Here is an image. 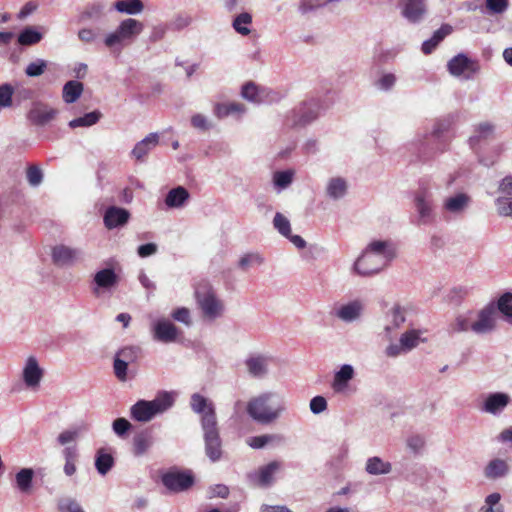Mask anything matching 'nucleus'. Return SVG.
Returning a JSON list of instances; mask_svg holds the SVG:
<instances>
[{
	"mask_svg": "<svg viewBox=\"0 0 512 512\" xmlns=\"http://www.w3.org/2000/svg\"><path fill=\"white\" fill-rule=\"evenodd\" d=\"M395 256V248L391 241H371L354 262L353 271L362 277L373 276L387 267Z\"/></svg>",
	"mask_w": 512,
	"mask_h": 512,
	"instance_id": "1",
	"label": "nucleus"
},
{
	"mask_svg": "<svg viewBox=\"0 0 512 512\" xmlns=\"http://www.w3.org/2000/svg\"><path fill=\"white\" fill-rule=\"evenodd\" d=\"M174 401L172 393L159 392L153 400H138L133 404L130 408V416L137 422H149L169 410L174 405Z\"/></svg>",
	"mask_w": 512,
	"mask_h": 512,
	"instance_id": "2",
	"label": "nucleus"
},
{
	"mask_svg": "<svg viewBox=\"0 0 512 512\" xmlns=\"http://www.w3.org/2000/svg\"><path fill=\"white\" fill-rule=\"evenodd\" d=\"M144 30V24L134 18L122 20L116 29L108 33L103 43L108 49L121 50L124 46L132 43Z\"/></svg>",
	"mask_w": 512,
	"mask_h": 512,
	"instance_id": "3",
	"label": "nucleus"
},
{
	"mask_svg": "<svg viewBox=\"0 0 512 512\" xmlns=\"http://www.w3.org/2000/svg\"><path fill=\"white\" fill-rule=\"evenodd\" d=\"M273 397L274 394L268 392L252 398L247 404L248 415L253 420L262 424H268L276 420L285 410V405L282 402L273 409L268 404Z\"/></svg>",
	"mask_w": 512,
	"mask_h": 512,
	"instance_id": "4",
	"label": "nucleus"
},
{
	"mask_svg": "<svg viewBox=\"0 0 512 512\" xmlns=\"http://www.w3.org/2000/svg\"><path fill=\"white\" fill-rule=\"evenodd\" d=\"M201 429L203 432L205 455L212 463L220 461L223 456V447L218 421H214L212 415L206 416L201 421Z\"/></svg>",
	"mask_w": 512,
	"mask_h": 512,
	"instance_id": "5",
	"label": "nucleus"
},
{
	"mask_svg": "<svg viewBox=\"0 0 512 512\" xmlns=\"http://www.w3.org/2000/svg\"><path fill=\"white\" fill-rule=\"evenodd\" d=\"M195 297L205 318L215 320L223 315L225 310L224 303L217 297L211 287L207 286L196 290Z\"/></svg>",
	"mask_w": 512,
	"mask_h": 512,
	"instance_id": "6",
	"label": "nucleus"
},
{
	"mask_svg": "<svg viewBox=\"0 0 512 512\" xmlns=\"http://www.w3.org/2000/svg\"><path fill=\"white\" fill-rule=\"evenodd\" d=\"M414 203L419 225H428L435 221L434 195L430 188L420 186L415 193Z\"/></svg>",
	"mask_w": 512,
	"mask_h": 512,
	"instance_id": "7",
	"label": "nucleus"
},
{
	"mask_svg": "<svg viewBox=\"0 0 512 512\" xmlns=\"http://www.w3.org/2000/svg\"><path fill=\"white\" fill-rule=\"evenodd\" d=\"M447 69L454 77L470 80L478 73L480 66L478 61L470 59L464 53H459L448 61Z\"/></svg>",
	"mask_w": 512,
	"mask_h": 512,
	"instance_id": "8",
	"label": "nucleus"
},
{
	"mask_svg": "<svg viewBox=\"0 0 512 512\" xmlns=\"http://www.w3.org/2000/svg\"><path fill=\"white\" fill-rule=\"evenodd\" d=\"M323 109L318 98H310L303 101L292 111V124L305 126L316 120Z\"/></svg>",
	"mask_w": 512,
	"mask_h": 512,
	"instance_id": "9",
	"label": "nucleus"
},
{
	"mask_svg": "<svg viewBox=\"0 0 512 512\" xmlns=\"http://www.w3.org/2000/svg\"><path fill=\"white\" fill-rule=\"evenodd\" d=\"M162 484L171 492H183L194 484V476L191 471L169 470L161 475Z\"/></svg>",
	"mask_w": 512,
	"mask_h": 512,
	"instance_id": "10",
	"label": "nucleus"
},
{
	"mask_svg": "<svg viewBox=\"0 0 512 512\" xmlns=\"http://www.w3.org/2000/svg\"><path fill=\"white\" fill-rule=\"evenodd\" d=\"M496 306L488 304L478 312L477 320L471 323V330L478 334H488L496 327Z\"/></svg>",
	"mask_w": 512,
	"mask_h": 512,
	"instance_id": "11",
	"label": "nucleus"
},
{
	"mask_svg": "<svg viewBox=\"0 0 512 512\" xmlns=\"http://www.w3.org/2000/svg\"><path fill=\"white\" fill-rule=\"evenodd\" d=\"M83 252L78 248H72L63 244L52 248V261L58 267H70L81 260Z\"/></svg>",
	"mask_w": 512,
	"mask_h": 512,
	"instance_id": "12",
	"label": "nucleus"
},
{
	"mask_svg": "<svg viewBox=\"0 0 512 512\" xmlns=\"http://www.w3.org/2000/svg\"><path fill=\"white\" fill-rule=\"evenodd\" d=\"M399 6L402 17L411 24H419L426 17V0H402Z\"/></svg>",
	"mask_w": 512,
	"mask_h": 512,
	"instance_id": "13",
	"label": "nucleus"
},
{
	"mask_svg": "<svg viewBox=\"0 0 512 512\" xmlns=\"http://www.w3.org/2000/svg\"><path fill=\"white\" fill-rule=\"evenodd\" d=\"M496 127L492 122L483 121L473 126L468 139L469 146L476 152L478 147L494 139Z\"/></svg>",
	"mask_w": 512,
	"mask_h": 512,
	"instance_id": "14",
	"label": "nucleus"
},
{
	"mask_svg": "<svg viewBox=\"0 0 512 512\" xmlns=\"http://www.w3.org/2000/svg\"><path fill=\"white\" fill-rule=\"evenodd\" d=\"M57 115V109L49 107L43 102H35L29 110L27 118L33 125L42 127L54 120Z\"/></svg>",
	"mask_w": 512,
	"mask_h": 512,
	"instance_id": "15",
	"label": "nucleus"
},
{
	"mask_svg": "<svg viewBox=\"0 0 512 512\" xmlns=\"http://www.w3.org/2000/svg\"><path fill=\"white\" fill-rule=\"evenodd\" d=\"M155 444V437L151 428H144L137 432L132 439V454L135 457H142L152 449Z\"/></svg>",
	"mask_w": 512,
	"mask_h": 512,
	"instance_id": "16",
	"label": "nucleus"
},
{
	"mask_svg": "<svg viewBox=\"0 0 512 512\" xmlns=\"http://www.w3.org/2000/svg\"><path fill=\"white\" fill-rule=\"evenodd\" d=\"M179 334V329L169 320L161 319L153 325L154 340L162 343L175 342Z\"/></svg>",
	"mask_w": 512,
	"mask_h": 512,
	"instance_id": "17",
	"label": "nucleus"
},
{
	"mask_svg": "<svg viewBox=\"0 0 512 512\" xmlns=\"http://www.w3.org/2000/svg\"><path fill=\"white\" fill-rule=\"evenodd\" d=\"M108 6L104 1H94L89 3L79 16L80 22H102L108 14Z\"/></svg>",
	"mask_w": 512,
	"mask_h": 512,
	"instance_id": "18",
	"label": "nucleus"
},
{
	"mask_svg": "<svg viewBox=\"0 0 512 512\" xmlns=\"http://www.w3.org/2000/svg\"><path fill=\"white\" fill-rule=\"evenodd\" d=\"M130 218V213L127 209L109 206L103 216V222L107 229L112 230L115 228L123 227L127 224Z\"/></svg>",
	"mask_w": 512,
	"mask_h": 512,
	"instance_id": "19",
	"label": "nucleus"
},
{
	"mask_svg": "<svg viewBox=\"0 0 512 512\" xmlns=\"http://www.w3.org/2000/svg\"><path fill=\"white\" fill-rule=\"evenodd\" d=\"M43 374V369L39 366L37 359L34 356H29L22 373L25 385L29 388L38 387Z\"/></svg>",
	"mask_w": 512,
	"mask_h": 512,
	"instance_id": "20",
	"label": "nucleus"
},
{
	"mask_svg": "<svg viewBox=\"0 0 512 512\" xmlns=\"http://www.w3.org/2000/svg\"><path fill=\"white\" fill-rule=\"evenodd\" d=\"M95 286L92 288L94 295L100 294V289L109 290L118 283V276L113 268H104L98 271L93 278Z\"/></svg>",
	"mask_w": 512,
	"mask_h": 512,
	"instance_id": "21",
	"label": "nucleus"
},
{
	"mask_svg": "<svg viewBox=\"0 0 512 512\" xmlns=\"http://www.w3.org/2000/svg\"><path fill=\"white\" fill-rule=\"evenodd\" d=\"M190 407L194 413L201 415L200 422L209 415H212L214 421H217L214 404L203 395L199 393L192 394L190 398Z\"/></svg>",
	"mask_w": 512,
	"mask_h": 512,
	"instance_id": "22",
	"label": "nucleus"
},
{
	"mask_svg": "<svg viewBox=\"0 0 512 512\" xmlns=\"http://www.w3.org/2000/svg\"><path fill=\"white\" fill-rule=\"evenodd\" d=\"M510 397L503 392L491 393L484 401L482 410L484 412L497 415L501 413L509 404Z\"/></svg>",
	"mask_w": 512,
	"mask_h": 512,
	"instance_id": "23",
	"label": "nucleus"
},
{
	"mask_svg": "<svg viewBox=\"0 0 512 512\" xmlns=\"http://www.w3.org/2000/svg\"><path fill=\"white\" fill-rule=\"evenodd\" d=\"M354 376L355 370L353 366L350 364H343L339 370L334 373L331 385L332 389L337 393L344 392Z\"/></svg>",
	"mask_w": 512,
	"mask_h": 512,
	"instance_id": "24",
	"label": "nucleus"
},
{
	"mask_svg": "<svg viewBox=\"0 0 512 512\" xmlns=\"http://www.w3.org/2000/svg\"><path fill=\"white\" fill-rule=\"evenodd\" d=\"M471 197L466 193H457L446 198L443 202V209L451 214H461L470 205Z\"/></svg>",
	"mask_w": 512,
	"mask_h": 512,
	"instance_id": "25",
	"label": "nucleus"
},
{
	"mask_svg": "<svg viewBox=\"0 0 512 512\" xmlns=\"http://www.w3.org/2000/svg\"><path fill=\"white\" fill-rule=\"evenodd\" d=\"M280 467V462L271 461L267 465L260 467L257 474L250 475V478L255 480L259 486L268 487L273 483V476Z\"/></svg>",
	"mask_w": 512,
	"mask_h": 512,
	"instance_id": "26",
	"label": "nucleus"
},
{
	"mask_svg": "<svg viewBox=\"0 0 512 512\" xmlns=\"http://www.w3.org/2000/svg\"><path fill=\"white\" fill-rule=\"evenodd\" d=\"M189 198V191L183 186H177L168 191L164 202L169 209L182 208Z\"/></svg>",
	"mask_w": 512,
	"mask_h": 512,
	"instance_id": "27",
	"label": "nucleus"
},
{
	"mask_svg": "<svg viewBox=\"0 0 512 512\" xmlns=\"http://www.w3.org/2000/svg\"><path fill=\"white\" fill-rule=\"evenodd\" d=\"M158 143L159 135L157 133H150L144 139L136 143L131 151V154L136 160L142 161L144 157L157 146Z\"/></svg>",
	"mask_w": 512,
	"mask_h": 512,
	"instance_id": "28",
	"label": "nucleus"
},
{
	"mask_svg": "<svg viewBox=\"0 0 512 512\" xmlns=\"http://www.w3.org/2000/svg\"><path fill=\"white\" fill-rule=\"evenodd\" d=\"M363 306L360 301L355 300L348 304L342 305L335 312V315L346 323H351L360 318Z\"/></svg>",
	"mask_w": 512,
	"mask_h": 512,
	"instance_id": "29",
	"label": "nucleus"
},
{
	"mask_svg": "<svg viewBox=\"0 0 512 512\" xmlns=\"http://www.w3.org/2000/svg\"><path fill=\"white\" fill-rule=\"evenodd\" d=\"M245 365L248 373L254 378H263L268 373V358L266 356L249 357L246 359Z\"/></svg>",
	"mask_w": 512,
	"mask_h": 512,
	"instance_id": "30",
	"label": "nucleus"
},
{
	"mask_svg": "<svg viewBox=\"0 0 512 512\" xmlns=\"http://www.w3.org/2000/svg\"><path fill=\"white\" fill-rule=\"evenodd\" d=\"M34 470L22 468L15 475V487L22 494H30L33 487Z\"/></svg>",
	"mask_w": 512,
	"mask_h": 512,
	"instance_id": "31",
	"label": "nucleus"
},
{
	"mask_svg": "<svg viewBox=\"0 0 512 512\" xmlns=\"http://www.w3.org/2000/svg\"><path fill=\"white\" fill-rule=\"evenodd\" d=\"M84 85L80 81H67L62 89V98L66 104L75 103L83 93Z\"/></svg>",
	"mask_w": 512,
	"mask_h": 512,
	"instance_id": "32",
	"label": "nucleus"
},
{
	"mask_svg": "<svg viewBox=\"0 0 512 512\" xmlns=\"http://www.w3.org/2000/svg\"><path fill=\"white\" fill-rule=\"evenodd\" d=\"M347 181L342 177H334L329 179L326 186V194L333 200L343 198L347 193Z\"/></svg>",
	"mask_w": 512,
	"mask_h": 512,
	"instance_id": "33",
	"label": "nucleus"
},
{
	"mask_svg": "<svg viewBox=\"0 0 512 512\" xmlns=\"http://www.w3.org/2000/svg\"><path fill=\"white\" fill-rule=\"evenodd\" d=\"M246 112V107L238 102H232V103H217L214 107V115L219 118L223 119L229 115H242Z\"/></svg>",
	"mask_w": 512,
	"mask_h": 512,
	"instance_id": "34",
	"label": "nucleus"
},
{
	"mask_svg": "<svg viewBox=\"0 0 512 512\" xmlns=\"http://www.w3.org/2000/svg\"><path fill=\"white\" fill-rule=\"evenodd\" d=\"M509 471L506 461L502 459L491 460L484 469V475L488 479H497L504 477Z\"/></svg>",
	"mask_w": 512,
	"mask_h": 512,
	"instance_id": "35",
	"label": "nucleus"
},
{
	"mask_svg": "<svg viewBox=\"0 0 512 512\" xmlns=\"http://www.w3.org/2000/svg\"><path fill=\"white\" fill-rule=\"evenodd\" d=\"M113 8L119 13L138 15L144 10V4L142 0H118Z\"/></svg>",
	"mask_w": 512,
	"mask_h": 512,
	"instance_id": "36",
	"label": "nucleus"
},
{
	"mask_svg": "<svg viewBox=\"0 0 512 512\" xmlns=\"http://www.w3.org/2000/svg\"><path fill=\"white\" fill-rule=\"evenodd\" d=\"M365 469L371 475H385L392 471V465L390 462H385L380 457L374 456L367 460Z\"/></svg>",
	"mask_w": 512,
	"mask_h": 512,
	"instance_id": "37",
	"label": "nucleus"
},
{
	"mask_svg": "<svg viewBox=\"0 0 512 512\" xmlns=\"http://www.w3.org/2000/svg\"><path fill=\"white\" fill-rule=\"evenodd\" d=\"M284 441V437L280 434H263L259 436L250 437L247 440L248 445L253 449L264 448L267 444L276 443L280 444Z\"/></svg>",
	"mask_w": 512,
	"mask_h": 512,
	"instance_id": "38",
	"label": "nucleus"
},
{
	"mask_svg": "<svg viewBox=\"0 0 512 512\" xmlns=\"http://www.w3.org/2000/svg\"><path fill=\"white\" fill-rule=\"evenodd\" d=\"M389 324L385 326V332L390 335L394 330L399 328L405 322L404 310L396 305L387 314Z\"/></svg>",
	"mask_w": 512,
	"mask_h": 512,
	"instance_id": "39",
	"label": "nucleus"
},
{
	"mask_svg": "<svg viewBox=\"0 0 512 512\" xmlns=\"http://www.w3.org/2000/svg\"><path fill=\"white\" fill-rule=\"evenodd\" d=\"M43 38L42 33L33 26L25 27L18 35L17 41L22 46H30L39 43Z\"/></svg>",
	"mask_w": 512,
	"mask_h": 512,
	"instance_id": "40",
	"label": "nucleus"
},
{
	"mask_svg": "<svg viewBox=\"0 0 512 512\" xmlns=\"http://www.w3.org/2000/svg\"><path fill=\"white\" fill-rule=\"evenodd\" d=\"M114 465V458L111 454L99 449L95 456V467L99 474L106 475Z\"/></svg>",
	"mask_w": 512,
	"mask_h": 512,
	"instance_id": "41",
	"label": "nucleus"
},
{
	"mask_svg": "<svg viewBox=\"0 0 512 512\" xmlns=\"http://www.w3.org/2000/svg\"><path fill=\"white\" fill-rule=\"evenodd\" d=\"M101 116H102L101 112L98 110H95V111L86 113L84 116H81V117L71 120L68 123V125L72 129H75L78 127H90V126L96 124L100 120Z\"/></svg>",
	"mask_w": 512,
	"mask_h": 512,
	"instance_id": "42",
	"label": "nucleus"
},
{
	"mask_svg": "<svg viewBox=\"0 0 512 512\" xmlns=\"http://www.w3.org/2000/svg\"><path fill=\"white\" fill-rule=\"evenodd\" d=\"M420 331L411 329L403 333L399 339V342L404 347V351L409 352L412 349L416 348L420 343Z\"/></svg>",
	"mask_w": 512,
	"mask_h": 512,
	"instance_id": "43",
	"label": "nucleus"
},
{
	"mask_svg": "<svg viewBox=\"0 0 512 512\" xmlns=\"http://www.w3.org/2000/svg\"><path fill=\"white\" fill-rule=\"evenodd\" d=\"M251 23V14L248 12H242L234 18L232 26L237 33L246 36L251 32L250 29L247 27V25H250Z\"/></svg>",
	"mask_w": 512,
	"mask_h": 512,
	"instance_id": "44",
	"label": "nucleus"
},
{
	"mask_svg": "<svg viewBox=\"0 0 512 512\" xmlns=\"http://www.w3.org/2000/svg\"><path fill=\"white\" fill-rule=\"evenodd\" d=\"M497 310L512 324V293L506 292L498 299Z\"/></svg>",
	"mask_w": 512,
	"mask_h": 512,
	"instance_id": "45",
	"label": "nucleus"
},
{
	"mask_svg": "<svg viewBox=\"0 0 512 512\" xmlns=\"http://www.w3.org/2000/svg\"><path fill=\"white\" fill-rule=\"evenodd\" d=\"M494 204L499 216L512 218V196L496 197Z\"/></svg>",
	"mask_w": 512,
	"mask_h": 512,
	"instance_id": "46",
	"label": "nucleus"
},
{
	"mask_svg": "<svg viewBox=\"0 0 512 512\" xmlns=\"http://www.w3.org/2000/svg\"><path fill=\"white\" fill-rule=\"evenodd\" d=\"M425 444V437L420 434H412L406 439V446L414 455L421 454L425 448Z\"/></svg>",
	"mask_w": 512,
	"mask_h": 512,
	"instance_id": "47",
	"label": "nucleus"
},
{
	"mask_svg": "<svg viewBox=\"0 0 512 512\" xmlns=\"http://www.w3.org/2000/svg\"><path fill=\"white\" fill-rule=\"evenodd\" d=\"M500 499L501 495L499 493L489 494L478 512H504L503 507L499 505Z\"/></svg>",
	"mask_w": 512,
	"mask_h": 512,
	"instance_id": "48",
	"label": "nucleus"
},
{
	"mask_svg": "<svg viewBox=\"0 0 512 512\" xmlns=\"http://www.w3.org/2000/svg\"><path fill=\"white\" fill-rule=\"evenodd\" d=\"M57 508L59 512H85L80 503L71 497H63L59 499Z\"/></svg>",
	"mask_w": 512,
	"mask_h": 512,
	"instance_id": "49",
	"label": "nucleus"
},
{
	"mask_svg": "<svg viewBox=\"0 0 512 512\" xmlns=\"http://www.w3.org/2000/svg\"><path fill=\"white\" fill-rule=\"evenodd\" d=\"M241 96L244 99L254 103H259L262 100L259 88L253 82H247L242 86Z\"/></svg>",
	"mask_w": 512,
	"mask_h": 512,
	"instance_id": "50",
	"label": "nucleus"
},
{
	"mask_svg": "<svg viewBox=\"0 0 512 512\" xmlns=\"http://www.w3.org/2000/svg\"><path fill=\"white\" fill-rule=\"evenodd\" d=\"M455 116L448 115L442 119H438L433 127L432 135L436 138H440L445 132H447L452 124L454 123Z\"/></svg>",
	"mask_w": 512,
	"mask_h": 512,
	"instance_id": "51",
	"label": "nucleus"
},
{
	"mask_svg": "<svg viewBox=\"0 0 512 512\" xmlns=\"http://www.w3.org/2000/svg\"><path fill=\"white\" fill-rule=\"evenodd\" d=\"M274 228L284 237H290L291 225L287 217L277 212L273 219Z\"/></svg>",
	"mask_w": 512,
	"mask_h": 512,
	"instance_id": "52",
	"label": "nucleus"
},
{
	"mask_svg": "<svg viewBox=\"0 0 512 512\" xmlns=\"http://www.w3.org/2000/svg\"><path fill=\"white\" fill-rule=\"evenodd\" d=\"M86 430H87V427L85 425H83L81 427L65 430L58 435L57 441L60 445H66L70 442L75 441L77 439V437L79 436V434L82 431H86Z\"/></svg>",
	"mask_w": 512,
	"mask_h": 512,
	"instance_id": "53",
	"label": "nucleus"
},
{
	"mask_svg": "<svg viewBox=\"0 0 512 512\" xmlns=\"http://www.w3.org/2000/svg\"><path fill=\"white\" fill-rule=\"evenodd\" d=\"M293 180V172L290 170L277 171L273 176V183L280 189L287 188Z\"/></svg>",
	"mask_w": 512,
	"mask_h": 512,
	"instance_id": "54",
	"label": "nucleus"
},
{
	"mask_svg": "<svg viewBox=\"0 0 512 512\" xmlns=\"http://www.w3.org/2000/svg\"><path fill=\"white\" fill-rule=\"evenodd\" d=\"M329 2L331 0H300L298 9L301 14L305 15L325 6Z\"/></svg>",
	"mask_w": 512,
	"mask_h": 512,
	"instance_id": "55",
	"label": "nucleus"
},
{
	"mask_svg": "<svg viewBox=\"0 0 512 512\" xmlns=\"http://www.w3.org/2000/svg\"><path fill=\"white\" fill-rule=\"evenodd\" d=\"M509 7V0H485L486 11L490 14H503Z\"/></svg>",
	"mask_w": 512,
	"mask_h": 512,
	"instance_id": "56",
	"label": "nucleus"
},
{
	"mask_svg": "<svg viewBox=\"0 0 512 512\" xmlns=\"http://www.w3.org/2000/svg\"><path fill=\"white\" fill-rule=\"evenodd\" d=\"M46 68L47 61L44 59H36L27 65L25 73L28 77H38L44 73Z\"/></svg>",
	"mask_w": 512,
	"mask_h": 512,
	"instance_id": "57",
	"label": "nucleus"
},
{
	"mask_svg": "<svg viewBox=\"0 0 512 512\" xmlns=\"http://www.w3.org/2000/svg\"><path fill=\"white\" fill-rule=\"evenodd\" d=\"M14 88L9 83L0 85V108H8L12 105Z\"/></svg>",
	"mask_w": 512,
	"mask_h": 512,
	"instance_id": "58",
	"label": "nucleus"
},
{
	"mask_svg": "<svg viewBox=\"0 0 512 512\" xmlns=\"http://www.w3.org/2000/svg\"><path fill=\"white\" fill-rule=\"evenodd\" d=\"M26 177L30 186L38 187L43 181V172L39 167L31 165L27 168Z\"/></svg>",
	"mask_w": 512,
	"mask_h": 512,
	"instance_id": "59",
	"label": "nucleus"
},
{
	"mask_svg": "<svg viewBox=\"0 0 512 512\" xmlns=\"http://www.w3.org/2000/svg\"><path fill=\"white\" fill-rule=\"evenodd\" d=\"M500 153H501V148L499 146L493 148L491 155H485V154L481 153L479 150L476 151L479 163L485 167L493 166L497 162V159H498Z\"/></svg>",
	"mask_w": 512,
	"mask_h": 512,
	"instance_id": "60",
	"label": "nucleus"
},
{
	"mask_svg": "<svg viewBox=\"0 0 512 512\" xmlns=\"http://www.w3.org/2000/svg\"><path fill=\"white\" fill-rule=\"evenodd\" d=\"M118 358L122 359L127 363H134L137 361L139 356V348L137 347H124L120 349L116 355Z\"/></svg>",
	"mask_w": 512,
	"mask_h": 512,
	"instance_id": "61",
	"label": "nucleus"
},
{
	"mask_svg": "<svg viewBox=\"0 0 512 512\" xmlns=\"http://www.w3.org/2000/svg\"><path fill=\"white\" fill-rule=\"evenodd\" d=\"M263 263V258L258 253H248L243 255L239 260V267L243 270L248 269L252 265H260Z\"/></svg>",
	"mask_w": 512,
	"mask_h": 512,
	"instance_id": "62",
	"label": "nucleus"
},
{
	"mask_svg": "<svg viewBox=\"0 0 512 512\" xmlns=\"http://www.w3.org/2000/svg\"><path fill=\"white\" fill-rule=\"evenodd\" d=\"M128 365H129V363L123 361L122 359L118 358L117 356L114 357V362H113L114 374L119 381L124 382L127 380Z\"/></svg>",
	"mask_w": 512,
	"mask_h": 512,
	"instance_id": "63",
	"label": "nucleus"
},
{
	"mask_svg": "<svg viewBox=\"0 0 512 512\" xmlns=\"http://www.w3.org/2000/svg\"><path fill=\"white\" fill-rule=\"evenodd\" d=\"M497 194V197L512 196V175H507L499 181Z\"/></svg>",
	"mask_w": 512,
	"mask_h": 512,
	"instance_id": "64",
	"label": "nucleus"
}]
</instances>
